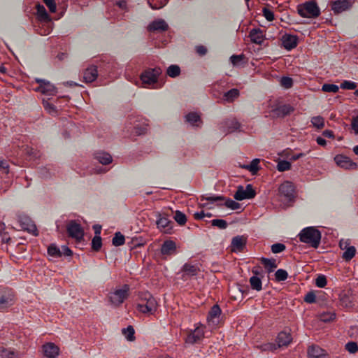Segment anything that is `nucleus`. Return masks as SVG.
<instances>
[{
    "label": "nucleus",
    "instance_id": "nucleus-6",
    "mask_svg": "<svg viewBox=\"0 0 358 358\" xmlns=\"http://www.w3.org/2000/svg\"><path fill=\"white\" fill-rule=\"evenodd\" d=\"M292 341L291 335L285 331H282L278 334L276 342V344L273 343H266L262 345V348L263 350H275L277 348H281L283 346H287Z\"/></svg>",
    "mask_w": 358,
    "mask_h": 358
},
{
    "label": "nucleus",
    "instance_id": "nucleus-7",
    "mask_svg": "<svg viewBox=\"0 0 358 358\" xmlns=\"http://www.w3.org/2000/svg\"><path fill=\"white\" fill-rule=\"evenodd\" d=\"M204 338V328L202 325L196 326L194 329L187 331L185 342L187 345L199 343Z\"/></svg>",
    "mask_w": 358,
    "mask_h": 358
},
{
    "label": "nucleus",
    "instance_id": "nucleus-54",
    "mask_svg": "<svg viewBox=\"0 0 358 358\" xmlns=\"http://www.w3.org/2000/svg\"><path fill=\"white\" fill-rule=\"evenodd\" d=\"M345 349L350 353H355L358 351V346L355 342H349L345 345Z\"/></svg>",
    "mask_w": 358,
    "mask_h": 358
},
{
    "label": "nucleus",
    "instance_id": "nucleus-13",
    "mask_svg": "<svg viewBox=\"0 0 358 358\" xmlns=\"http://www.w3.org/2000/svg\"><path fill=\"white\" fill-rule=\"evenodd\" d=\"M185 121L193 128H201L203 124L201 114L194 111L186 114L185 115Z\"/></svg>",
    "mask_w": 358,
    "mask_h": 358
},
{
    "label": "nucleus",
    "instance_id": "nucleus-22",
    "mask_svg": "<svg viewBox=\"0 0 358 358\" xmlns=\"http://www.w3.org/2000/svg\"><path fill=\"white\" fill-rule=\"evenodd\" d=\"M199 271V270L196 266L185 264L182 268V272L183 273L182 278L183 280H186L187 278L196 275Z\"/></svg>",
    "mask_w": 358,
    "mask_h": 358
},
{
    "label": "nucleus",
    "instance_id": "nucleus-12",
    "mask_svg": "<svg viewBox=\"0 0 358 358\" xmlns=\"http://www.w3.org/2000/svg\"><path fill=\"white\" fill-rule=\"evenodd\" d=\"M280 194L288 201H292L295 197V187L289 181L284 182L279 187Z\"/></svg>",
    "mask_w": 358,
    "mask_h": 358
},
{
    "label": "nucleus",
    "instance_id": "nucleus-59",
    "mask_svg": "<svg viewBox=\"0 0 358 358\" xmlns=\"http://www.w3.org/2000/svg\"><path fill=\"white\" fill-rule=\"evenodd\" d=\"M304 301L308 303H312L315 302V294L312 292H308L305 296Z\"/></svg>",
    "mask_w": 358,
    "mask_h": 358
},
{
    "label": "nucleus",
    "instance_id": "nucleus-5",
    "mask_svg": "<svg viewBox=\"0 0 358 358\" xmlns=\"http://www.w3.org/2000/svg\"><path fill=\"white\" fill-rule=\"evenodd\" d=\"M299 14L303 17H315L320 15V8L316 1H305L298 6Z\"/></svg>",
    "mask_w": 358,
    "mask_h": 358
},
{
    "label": "nucleus",
    "instance_id": "nucleus-53",
    "mask_svg": "<svg viewBox=\"0 0 358 358\" xmlns=\"http://www.w3.org/2000/svg\"><path fill=\"white\" fill-rule=\"evenodd\" d=\"M244 58L243 55H232L230 57V61L234 66H238Z\"/></svg>",
    "mask_w": 358,
    "mask_h": 358
},
{
    "label": "nucleus",
    "instance_id": "nucleus-36",
    "mask_svg": "<svg viewBox=\"0 0 358 358\" xmlns=\"http://www.w3.org/2000/svg\"><path fill=\"white\" fill-rule=\"evenodd\" d=\"M48 253L53 257H60L62 256V252L57 245L52 244L48 248Z\"/></svg>",
    "mask_w": 358,
    "mask_h": 358
},
{
    "label": "nucleus",
    "instance_id": "nucleus-1",
    "mask_svg": "<svg viewBox=\"0 0 358 358\" xmlns=\"http://www.w3.org/2000/svg\"><path fill=\"white\" fill-rule=\"evenodd\" d=\"M162 70L159 67L145 70L141 75L142 87L150 89H159L162 84L159 83V77Z\"/></svg>",
    "mask_w": 358,
    "mask_h": 358
},
{
    "label": "nucleus",
    "instance_id": "nucleus-63",
    "mask_svg": "<svg viewBox=\"0 0 358 358\" xmlns=\"http://www.w3.org/2000/svg\"><path fill=\"white\" fill-rule=\"evenodd\" d=\"M352 128L356 134H358V115L352 120Z\"/></svg>",
    "mask_w": 358,
    "mask_h": 358
},
{
    "label": "nucleus",
    "instance_id": "nucleus-45",
    "mask_svg": "<svg viewBox=\"0 0 358 358\" xmlns=\"http://www.w3.org/2000/svg\"><path fill=\"white\" fill-rule=\"evenodd\" d=\"M122 334L124 335V336L128 341H134V329L131 326H129L127 328L123 329Z\"/></svg>",
    "mask_w": 358,
    "mask_h": 358
},
{
    "label": "nucleus",
    "instance_id": "nucleus-3",
    "mask_svg": "<svg viewBox=\"0 0 358 358\" xmlns=\"http://www.w3.org/2000/svg\"><path fill=\"white\" fill-rule=\"evenodd\" d=\"M157 302L150 293L144 294L137 304L138 310L145 314L154 313L157 310Z\"/></svg>",
    "mask_w": 358,
    "mask_h": 358
},
{
    "label": "nucleus",
    "instance_id": "nucleus-62",
    "mask_svg": "<svg viewBox=\"0 0 358 358\" xmlns=\"http://www.w3.org/2000/svg\"><path fill=\"white\" fill-rule=\"evenodd\" d=\"M196 52L198 55L203 56L207 53V48L203 45H198L196 47Z\"/></svg>",
    "mask_w": 358,
    "mask_h": 358
},
{
    "label": "nucleus",
    "instance_id": "nucleus-60",
    "mask_svg": "<svg viewBox=\"0 0 358 358\" xmlns=\"http://www.w3.org/2000/svg\"><path fill=\"white\" fill-rule=\"evenodd\" d=\"M263 13H264V17H266V19L267 20L272 21L273 20V18H274L273 13L271 10H269L266 8H264L263 9Z\"/></svg>",
    "mask_w": 358,
    "mask_h": 358
},
{
    "label": "nucleus",
    "instance_id": "nucleus-24",
    "mask_svg": "<svg viewBox=\"0 0 358 358\" xmlns=\"http://www.w3.org/2000/svg\"><path fill=\"white\" fill-rule=\"evenodd\" d=\"M249 37L251 41L256 44H262L264 41L263 31L259 29H253L250 31Z\"/></svg>",
    "mask_w": 358,
    "mask_h": 358
},
{
    "label": "nucleus",
    "instance_id": "nucleus-21",
    "mask_svg": "<svg viewBox=\"0 0 358 358\" xmlns=\"http://www.w3.org/2000/svg\"><path fill=\"white\" fill-rule=\"evenodd\" d=\"M308 358H328L326 351L319 346L312 345L308 350Z\"/></svg>",
    "mask_w": 358,
    "mask_h": 358
},
{
    "label": "nucleus",
    "instance_id": "nucleus-44",
    "mask_svg": "<svg viewBox=\"0 0 358 358\" xmlns=\"http://www.w3.org/2000/svg\"><path fill=\"white\" fill-rule=\"evenodd\" d=\"M124 243V236L120 232H117L113 238V244L115 246H120Z\"/></svg>",
    "mask_w": 358,
    "mask_h": 358
},
{
    "label": "nucleus",
    "instance_id": "nucleus-16",
    "mask_svg": "<svg viewBox=\"0 0 358 358\" xmlns=\"http://www.w3.org/2000/svg\"><path fill=\"white\" fill-rule=\"evenodd\" d=\"M157 217L156 223L157 227L163 230L165 233H171L173 223L166 215L158 213Z\"/></svg>",
    "mask_w": 358,
    "mask_h": 358
},
{
    "label": "nucleus",
    "instance_id": "nucleus-32",
    "mask_svg": "<svg viewBox=\"0 0 358 358\" xmlns=\"http://www.w3.org/2000/svg\"><path fill=\"white\" fill-rule=\"evenodd\" d=\"M261 262L262 264L264 266L265 268L267 269L268 273L273 272V270L277 267L275 260L273 259H269L266 258H262Z\"/></svg>",
    "mask_w": 358,
    "mask_h": 358
},
{
    "label": "nucleus",
    "instance_id": "nucleus-52",
    "mask_svg": "<svg viewBox=\"0 0 358 358\" xmlns=\"http://www.w3.org/2000/svg\"><path fill=\"white\" fill-rule=\"evenodd\" d=\"M315 284L318 287H324L327 285V279L324 275H320L315 280Z\"/></svg>",
    "mask_w": 358,
    "mask_h": 358
},
{
    "label": "nucleus",
    "instance_id": "nucleus-48",
    "mask_svg": "<svg viewBox=\"0 0 358 358\" xmlns=\"http://www.w3.org/2000/svg\"><path fill=\"white\" fill-rule=\"evenodd\" d=\"M322 90L326 92L336 93L338 91L339 87L338 85L334 84H324L322 85Z\"/></svg>",
    "mask_w": 358,
    "mask_h": 358
},
{
    "label": "nucleus",
    "instance_id": "nucleus-38",
    "mask_svg": "<svg viewBox=\"0 0 358 358\" xmlns=\"http://www.w3.org/2000/svg\"><path fill=\"white\" fill-rule=\"evenodd\" d=\"M250 283L251 285V287L253 289H255L257 291H260L262 289V280L261 279L257 276H252L250 278Z\"/></svg>",
    "mask_w": 358,
    "mask_h": 358
},
{
    "label": "nucleus",
    "instance_id": "nucleus-43",
    "mask_svg": "<svg viewBox=\"0 0 358 358\" xmlns=\"http://www.w3.org/2000/svg\"><path fill=\"white\" fill-rule=\"evenodd\" d=\"M280 85L285 89H289L292 87L293 80L289 77L284 76L280 78Z\"/></svg>",
    "mask_w": 358,
    "mask_h": 358
},
{
    "label": "nucleus",
    "instance_id": "nucleus-50",
    "mask_svg": "<svg viewBox=\"0 0 358 358\" xmlns=\"http://www.w3.org/2000/svg\"><path fill=\"white\" fill-rule=\"evenodd\" d=\"M14 353L3 347H0V358H13Z\"/></svg>",
    "mask_w": 358,
    "mask_h": 358
},
{
    "label": "nucleus",
    "instance_id": "nucleus-18",
    "mask_svg": "<svg viewBox=\"0 0 358 358\" xmlns=\"http://www.w3.org/2000/svg\"><path fill=\"white\" fill-rule=\"evenodd\" d=\"M169 25L163 19H157L152 21L148 27L149 31H164L168 29Z\"/></svg>",
    "mask_w": 358,
    "mask_h": 358
},
{
    "label": "nucleus",
    "instance_id": "nucleus-19",
    "mask_svg": "<svg viewBox=\"0 0 358 358\" xmlns=\"http://www.w3.org/2000/svg\"><path fill=\"white\" fill-rule=\"evenodd\" d=\"M59 348L52 343L43 345V352L48 358H55L59 355Z\"/></svg>",
    "mask_w": 358,
    "mask_h": 358
},
{
    "label": "nucleus",
    "instance_id": "nucleus-37",
    "mask_svg": "<svg viewBox=\"0 0 358 358\" xmlns=\"http://www.w3.org/2000/svg\"><path fill=\"white\" fill-rule=\"evenodd\" d=\"M225 125L228 127L227 133L233 132L239 129L240 124L235 120H229L224 122Z\"/></svg>",
    "mask_w": 358,
    "mask_h": 358
},
{
    "label": "nucleus",
    "instance_id": "nucleus-11",
    "mask_svg": "<svg viewBox=\"0 0 358 358\" xmlns=\"http://www.w3.org/2000/svg\"><path fill=\"white\" fill-rule=\"evenodd\" d=\"M206 200L208 201H210L211 203L214 202H219L220 201H224V202L223 203H217V206H225L227 208H230L231 210H238L241 208V204L231 199H224L222 196H208V197H204L203 196L201 199V201Z\"/></svg>",
    "mask_w": 358,
    "mask_h": 358
},
{
    "label": "nucleus",
    "instance_id": "nucleus-35",
    "mask_svg": "<svg viewBox=\"0 0 358 358\" xmlns=\"http://www.w3.org/2000/svg\"><path fill=\"white\" fill-rule=\"evenodd\" d=\"M166 74L171 78H176L180 74V68L176 64H172L167 68Z\"/></svg>",
    "mask_w": 358,
    "mask_h": 358
},
{
    "label": "nucleus",
    "instance_id": "nucleus-39",
    "mask_svg": "<svg viewBox=\"0 0 358 358\" xmlns=\"http://www.w3.org/2000/svg\"><path fill=\"white\" fill-rule=\"evenodd\" d=\"M293 110H294V108L290 105H282V106H280L276 110L277 114L282 115V116L289 115Z\"/></svg>",
    "mask_w": 358,
    "mask_h": 358
},
{
    "label": "nucleus",
    "instance_id": "nucleus-23",
    "mask_svg": "<svg viewBox=\"0 0 358 358\" xmlns=\"http://www.w3.org/2000/svg\"><path fill=\"white\" fill-rule=\"evenodd\" d=\"M176 251V243L171 240L164 241L161 248V252L163 255H171L175 254Z\"/></svg>",
    "mask_w": 358,
    "mask_h": 358
},
{
    "label": "nucleus",
    "instance_id": "nucleus-17",
    "mask_svg": "<svg viewBox=\"0 0 358 358\" xmlns=\"http://www.w3.org/2000/svg\"><path fill=\"white\" fill-rule=\"evenodd\" d=\"M221 310L217 305H214L210 309L207 320L209 325L216 327L220 322Z\"/></svg>",
    "mask_w": 358,
    "mask_h": 358
},
{
    "label": "nucleus",
    "instance_id": "nucleus-41",
    "mask_svg": "<svg viewBox=\"0 0 358 358\" xmlns=\"http://www.w3.org/2000/svg\"><path fill=\"white\" fill-rule=\"evenodd\" d=\"M173 218L180 225H183L187 222L186 215L179 210L176 211Z\"/></svg>",
    "mask_w": 358,
    "mask_h": 358
},
{
    "label": "nucleus",
    "instance_id": "nucleus-33",
    "mask_svg": "<svg viewBox=\"0 0 358 358\" xmlns=\"http://www.w3.org/2000/svg\"><path fill=\"white\" fill-rule=\"evenodd\" d=\"M239 96V91L237 89H231L224 94V100L227 102H232Z\"/></svg>",
    "mask_w": 358,
    "mask_h": 358
},
{
    "label": "nucleus",
    "instance_id": "nucleus-4",
    "mask_svg": "<svg viewBox=\"0 0 358 358\" xmlns=\"http://www.w3.org/2000/svg\"><path fill=\"white\" fill-rule=\"evenodd\" d=\"M129 287L124 285L121 287L115 289L108 294V299L113 306H120L129 296Z\"/></svg>",
    "mask_w": 358,
    "mask_h": 358
},
{
    "label": "nucleus",
    "instance_id": "nucleus-15",
    "mask_svg": "<svg viewBox=\"0 0 358 358\" xmlns=\"http://www.w3.org/2000/svg\"><path fill=\"white\" fill-rule=\"evenodd\" d=\"M334 161L339 167L345 169H355L357 166L348 157L343 155H336Z\"/></svg>",
    "mask_w": 358,
    "mask_h": 358
},
{
    "label": "nucleus",
    "instance_id": "nucleus-25",
    "mask_svg": "<svg viewBox=\"0 0 358 358\" xmlns=\"http://www.w3.org/2000/svg\"><path fill=\"white\" fill-rule=\"evenodd\" d=\"M352 6L351 1H332L331 9L336 13H339L345 11Z\"/></svg>",
    "mask_w": 358,
    "mask_h": 358
},
{
    "label": "nucleus",
    "instance_id": "nucleus-46",
    "mask_svg": "<svg viewBox=\"0 0 358 358\" xmlns=\"http://www.w3.org/2000/svg\"><path fill=\"white\" fill-rule=\"evenodd\" d=\"M291 169V164L285 160H281L278 162L277 169L278 171L282 172L285 171H288Z\"/></svg>",
    "mask_w": 358,
    "mask_h": 358
},
{
    "label": "nucleus",
    "instance_id": "nucleus-56",
    "mask_svg": "<svg viewBox=\"0 0 358 358\" xmlns=\"http://www.w3.org/2000/svg\"><path fill=\"white\" fill-rule=\"evenodd\" d=\"M285 250V245L282 243H275L271 246V251L273 253H280Z\"/></svg>",
    "mask_w": 358,
    "mask_h": 358
},
{
    "label": "nucleus",
    "instance_id": "nucleus-20",
    "mask_svg": "<svg viewBox=\"0 0 358 358\" xmlns=\"http://www.w3.org/2000/svg\"><path fill=\"white\" fill-rule=\"evenodd\" d=\"M282 43L285 48L289 50L297 45L298 38L295 35L285 34L282 38Z\"/></svg>",
    "mask_w": 358,
    "mask_h": 358
},
{
    "label": "nucleus",
    "instance_id": "nucleus-27",
    "mask_svg": "<svg viewBox=\"0 0 358 358\" xmlns=\"http://www.w3.org/2000/svg\"><path fill=\"white\" fill-rule=\"evenodd\" d=\"M94 158L103 165L109 164L113 161L111 155L109 153L103 151L96 152L94 154Z\"/></svg>",
    "mask_w": 358,
    "mask_h": 358
},
{
    "label": "nucleus",
    "instance_id": "nucleus-10",
    "mask_svg": "<svg viewBox=\"0 0 358 358\" xmlns=\"http://www.w3.org/2000/svg\"><path fill=\"white\" fill-rule=\"evenodd\" d=\"M255 191L253 189L252 185L248 184L245 187L238 186L234 197L237 201L252 199L255 196Z\"/></svg>",
    "mask_w": 358,
    "mask_h": 358
},
{
    "label": "nucleus",
    "instance_id": "nucleus-61",
    "mask_svg": "<svg viewBox=\"0 0 358 358\" xmlns=\"http://www.w3.org/2000/svg\"><path fill=\"white\" fill-rule=\"evenodd\" d=\"M50 12L55 13L57 9L56 1H44Z\"/></svg>",
    "mask_w": 358,
    "mask_h": 358
},
{
    "label": "nucleus",
    "instance_id": "nucleus-14",
    "mask_svg": "<svg viewBox=\"0 0 358 358\" xmlns=\"http://www.w3.org/2000/svg\"><path fill=\"white\" fill-rule=\"evenodd\" d=\"M14 303V294L10 289H5L0 293V310L11 306Z\"/></svg>",
    "mask_w": 358,
    "mask_h": 358
},
{
    "label": "nucleus",
    "instance_id": "nucleus-40",
    "mask_svg": "<svg viewBox=\"0 0 358 358\" xmlns=\"http://www.w3.org/2000/svg\"><path fill=\"white\" fill-rule=\"evenodd\" d=\"M311 123L315 127L319 129H322L324 127V120L320 115L312 117Z\"/></svg>",
    "mask_w": 358,
    "mask_h": 358
},
{
    "label": "nucleus",
    "instance_id": "nucleus-9",
    "mask_svg": "<svg viewBox=\"0 0 358 358\" xmlns=\"http://www.w3.org/2000/svg\"><path fill=\"white\" fill-rule=\"evenodd\" d=\"M36 82L39 84V86L35 89L36 91L46 96H54L57 94V87L50 82L40 78H36Z\"/></svg>",
    "mask_w": 358,
    "mask_h": 358
},
{
    "label": "nucleus",
    "instance_id": "nucleus-30",
    "mask_svg": "<svg viewBox=\"0 0 358 358\" xmlns=\"http://www.w3.org/2000/svg\"><path fill=\"white\" fill-rule=\"evenodd\" d=\"M318 317L321 321L324 322H329L335 320L336 313L331 310L324 311L320 313Z\"/></svg>",
    "mask_w": 358,
    "mask_h": 358
},
{
    "label": "nucleus",
    "instance_id": "nucleus-31",
    "mask_svg": "<svg viewBox=\"0 0 358 358\" xmlns=\"http://www.w3.org/2000/svg\"><path fill=\"white\" fill-rule=\"evenodd\" d=\"M357 250L355 247L350 246L345 250L342 254V258L345 262H350L356 255Z\"/></svg>",
    "mask_w": 358,
    "mask_h": 358
},
{
    "label": "nucleus",
    "instance_id": "nucleus-29",
    "mask_svg": "<svg viewBox=\"0 0 358 358\" xmlns=\"http://www.w3.org/2000/svg\"><path fill=\"white\" fill-rule=\"evenodd\" d=\"M98 73L95 66L87 68L84 72L83 78L86 83H92L96 80Z\"/></svg>",
    "mask_w": 358,
    "mask_h": 358
},
{
    "label": "nucleus",
    "instance_id": "nucleus-64",
    "mask_svg": "<svg viewBox=\"0 0 358 358\" xmlns=\"http://www.w3.org/2000/svg\"><path fill=\"white\" fill-rule=\"evenodd\" d=\"M339 246L342 250H346V248L350 247L348 240H341L339 243Z\"/></svg>",
    "mask_w": 358,
    "mask_h": 358
},
{
    "label": "nucleus",
    "instance_id": "nucleus-49",
    "mask_svg": "<svg viewBox=\"0 0 358 358\" xmlns=\"http://www.w3.org/2000/svg\"><path fill=\"white\" fill-rule=\"evenodd\" d=\"M211 224L217 227L219 229H224L227 227V223L225 220L222 219H215L211 221Z\"/></svg>",
    "mask_w": 358,
    "mask_h": 358
},
{
    "label": "nucleus",
    "instance_id": "nucleus-42",
    "mask_svg": "<svg viewBox=\"0 0 358 358\" xmlns=\"http://www.w3.org/2000/svg\"><path fill=\"white\" fill-rule=\"evenodd\" d=\"M43 105L45 109L51 115L57 114V109L54 104L49 102L48 100H43Z\"/></svg>",
    "mask_w": 358,
    "mask_h": 358
},
{
    "label": "nucleus",
    "instance_id": "nucleus-55",
    "mask_svg": "<svg viewBox=\"0 0 358 358\" xmlns=\"http://www.w3.org/2000/svg\"><path fill=\"white\" fill-rule=\"evenodd\" d=\"M92 248L95 250H99L101 247V238L100 236H94L92 239Z\"/></svg>",
    "mask_w": 358,
    "mask_h": 358
},
{
    "label": "nucleus",
    "instance_id": "nucleus-47",
    "mask_svg": "<svg viewBox=\"0 0 358 358\" xmlns=\"http://www.w3.org/2000/svg\"><path fill=\"white\" fill-rule=\"evenodd\" d=\"M287 272L283 269H278L275 273V280L277 281H284L287 278Z\"/></svg>",
    "mask_w": 358,
    "mask_h": 358
},
{
    "label": "nucleus",
    "instance_id": "nucleus-51",
    "mask_svg": "<svg viewBox=\"0 0 358 358\" xmlns=\"http://www.w3.org/2000/svg\"><path fill=\"white\" fill-rule=\"evenodd\" d=\"M341 87L346 90H355L357 87V83L352 81L345 80L341 83Z\"/></svg>",
    "mask_w": 358,
    "mask_h": 358
},
{
    "label": "nucleus",
    "instance_id": "nucleus-2",
    "mask_svg": "<svg viewBox=\"0 0 358 358\" xmlns=\"http://www.w3.org/2000/svg\"><path fill=\"white\" fill-rule=\"evenodd\" d=\"M299 236L301 242L314 248H317L320 243L321 233L314 227L304 228L301 231Z\"/></svg>",
    "mask_w": 358,
    "mask_h": 358
},
{
    "label": "nucleus",
    "instance_id": "nucleus-28",
    "mask_svg": "<svg viewBox=\"0 0 358 358\" xmlns=\"http://www.w3.org/2000/svg\"><path fill=\"white\" fill-rule=\"evenodd\" d=\"M36 15L40 21L45 22H50L51 19L49 17V15H48L44 6L38 3L36 5Z\"/></svg>",
    "mask_w": 358,
    "mask_h": 358
},
{
    "label": "nucleus",
    "instance_id": "nucleus-26",
    "mask_svg": "<svg viewBox=\"0 0 358 358\" xmlns=\"http://www.w3.org/2000/svg\"><path fill=\"white\" fill-rule=\"evenodd\" d=\"M245 238L243 236H236L231 241V250L233 252H239L243 250L245 245Z\"/></svg>",
    "mask_w": 358,
    "mask_h": 358
},
{
    "label": "nucleus",
    "instance_id": "nucleus-57",
    "mask_svg": "<svg viewBox=\"0 0 358 358\" xmlns=\"http://www.w3.org/2000/svg\"><path fill=\"white\" fill-rule=\"evenodd\" d=\"M150 8L153 10L159 9L165 6L166 3L164 1H148Z\"/></svg>",
    "mask_w": 358,
    "mask_h": 358
},
{
    "label": "nucleus",
    "instance_id": "nucleus-34",
    "mask_svg": "<svg viewBox=\"0 0 358 358\" xmlns=\"http://www.w3.org/2000/svg\"><path fill=\"white\" fill-rule=\"evenodd\" d=\"M259 162H260L259 159H254L253 160H252V162L249 164L244 166V168L245 169L248 170L252 173L255 174L259 169Z\"/></svg>",
    "mask_w": 358,
    "mask_h": 358
},
{
    "label": "nucleus",
    "instance_id": "nucleus-58",
    "mask_svg": "<svg viewBox=\"0 0 358 358\" xmlns=\"http://www.w3.org/2000/svg\"><path fill=\"white\" fill-rule=\"evenodd\" d=\"M146 131H147V127L145 125L139 126V124H135V126H134V133L136 135L143 134L146 132Z\"/></svg>",
    "mask_w": 358,
    "mask_h": 358
},
{
    "label": "nucleus",
    "instance_id": "nucleus-8",
    "mask_svg": "<svg viewBox=\"0 0 358 358\" xmlns=\"http://www.w3.org/2000/svg\"><path fill=\"white\" fill-rule=\"evenodd\" d=\"M66 231L69 236L76 240L80 241L84 236V230L80 224L76 220H70L66 224Z\"/></svg>",
    "mask_w": 358,
    "mask_h": 358
}]
</instances>
